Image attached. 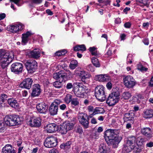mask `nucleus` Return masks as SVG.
Listing matches in <instances>:
<instances>
[{"label":"nucleus","mask_w":153,"mask_h":153,"mask_svg":"<svg viewBox=\"0 0 153 153\" xmlns=\"http://www.w3.org/2000/svg\"><path fill=\"white\" fill-rule=\"evenodd\" d=\"M23 118L18 115H7L4 118V122L6 126H13L21 123Z\"/></svg>","instance_id":"f257e3e1"},{"label":"nucleus","mask_w":153,"mask_h":153,"mask_svg":"<svg viewBox=\"0 0 153 153\" xmlns=\"http://www.w3.org/2000/svg\"><path fill=\"white\" fill-rule=\"evenodd\" d=\"M136 138L134 136L128 137L126 143L124 145L122 149L123 153H128L130 152L133 147V145L135 143Z\"/></svg>","instance_id":"f03ea898"},{"label":"nucleus","mask_w":153,"mask_h":153,"mask_svg":"<svg viewBox=\"0 0 153 153\" xmlns=\"http://www.w3.org/2000/svg\"><path fill=\"white\" fill-rule=\"evenodd\" d=\"M95 95L97 99L101 102L104 101L106 99V93H105L104 88L102 85L97 86L95 88Z\"/></svg>","instance_id":"7ed1b4c3"},{"label":"nucleus","mask_w":153,"mask_h":153,"mask_svg":"<svg viewBox=\"0 0 153 153\" xmlns=\"http://www.w3.org/2000/svg\"><path fill=\"white\" fill-rule=\"evenodd\" d=\"M78 119L79 123L84 128H87L88 127L89 117L87 114L84 113H79Z\"/></svg>","instance_id":"20e7f679"},{"label":"nucleus","mask_w":153,"mask_h":153,"mask_svg":"<svg viewBox=\"0 0 153 153\" xmlns=\"http://www.w3.org/2000/svg\"><path fill=\"white\" fill-rule=\"evenodd\" d=\"M57 143V139L56 137L50 136L46 138L44 144L45 147L51 148L56 146Z\"/></svg>","instance_id":"39448f33"},{"label":"nucleus","mask_w":153,"mask_h":153,"mask_svg":"<svg viewBox=\"0 0 153 153\" xmlns=\"http://www.w3.org/2000/svg\"><path fill=\"white\" fill-rule=\"evenodd\" d=\"M62 102L59 100L56 99L52 103L49 109L51 115H54L57 114L58 109V105Z\"/></svg>","instance_id":"423d86ee"},{"label":"nucleus","mask_w":153,"mask_h":153,"mask_svg":"<svg viewBox=\"0 0 153 153\" xmlns=\"http://www.w3.org/2000/svg\"><path fill=\"white\" fill-rule=\"evenodd\" d=\"M88 90V88L86 86L84 85H78L75 87L74 92L76 96L80 97L81 95H84V93H86Z\"/></svg>","instance_id":"0eeeda50"},{"label":"nucleus","mask_w":153,"mask_h":153,"mask_svg":"<svg viewBox=\"0 0 153 153\" xmlns=\"http://www.w3.org/2000/svg\"><path fill=\"white\" fill-rule=\"evenodd\" d=\"M123 82L125 86L128 88L133 87L136 84L134 79L130 76L125 77L123 79Z\"/></svg>","instance_id":"6e6552de"},{"label":"nucleus","mask_w":153,"mask_h":153,"mask_svg":"<svg viewBox=\"0 0 153 153\" xmlns=\"http://www.w3.org/2000/svg\"><path fill=\"white\" fill-rule=\"evenodd\" d=\"M23 68L22 64L19 62H15L12 64L11 70L15 74H19L22 72Z\"/></svg>","instance_id":"1a4fd4ad"},{"label":"nucleus","mask_w":153,"mask_h":153,"mask_svg":"<svg viewBox=\"0 0 153 153\" xmlns=\"http://www.w3.org/2000/svg\"><path fill=\"white\" fill-rule=\"evenodd\" d=\"M122 139L121 137L119 136L105 141L108 146H111L114 148H116L117 147Z\"/></svg>","instance_id":"9d476101"},{"label":"nucleus","mask_w":153,"mask_h":153,"mask_svg":"<svg viewBox=\"0 0 153 153\" xmlns=\"http://www.w3.org/2000/svg\"><path fill=\"white\" fill-rule=\"evenodd\" d=\"M74 124L69 121L65 122L60 127V131L62 134H65L67 131L72 129L74 126Z\"/></svg>","instance_id":"9b49d317"},{"label":"nucleus","mask_w":153,"mask_h":153,"mask_svg":"<svg viewBox=\"0 0 153 153\" xmlns=\"http://www.w3.org/2000/svg\"><path fill=\"white\" fill-rule=\"evenodd\" d=\"M25 65L28 71H34L37 68V63L34 60H29L26 62Z\"/></svg>","instance_id":"f8f14e48"},{"label":"nucleus","mask_w":153,"mask_h":153,"mask_svg":"<svg viewBox=\"0 0 153 153\" xmlns=\"http://www.w3.org/2000/svg\"><path fill=\"white\" fill-rule=\"evenodd\" d=\"M76 71L77 75L81 78L82 82H85L86 79L89 78V74L85 71L82 70L81 68H78L76 69Z\"/></svg>","instance_id":"ddd939ff"},{"label":"nucleus","mask_w":153,"mask_h":153,"mask_svg":"<svg viewBox=\"0 0 153 153\" xmlns=\"http://www.w3.org/2000/svg\"><path fill=\"white\" fill-rule=\"evenodd\" d=\"M115 131H116V130L112 129H109L106 130L105 132V140H106L118 136L115 134Z\"/></svg>","instance_id":"4468645a"},{"label":"nucleus","mask_w":153,"mask_h":153,"mask_svg":"<svg viewBox=\"0 0 153 153\" xmlns=\"http://www.w3.org/2000/svg\"><path fill=\"white\" fill-rule=\"evenodd\" d=\"M33 82V80L31 78H27L24 80L20 84V86L22 88L29 89L31 87Z\"/></svg>","instance_id":"2eb2a0df"},{"label":"nucleus","mask_w":153,"mask_h":153,"mask_svg":"<svg viewBox=\"0 0 153 153\" xmlns=\"http://www.w3.org/2000/svg\"><path fill=\"white\" fill-rule=\"evenodd\" d=\"M41 120L39 117L32 118L29 121V124L31 127H38L41 125Z\"/></svg>","instance_id":"dca6fc26"},{"label":"nucleus","mask_w":153,"mask_h":153,"mask_svg":"<svg viewBox=\"0 0 153 153\" xmlns=\"http://www.w3.org/2000/svg\"><path fill=\"white\" fill-rule=\"evenodd\" d=\"M53 77L56 79H59V80H61L62 81L63 80L66 79L67 77V74L64 72L63 71H60L58 73H54L53 74Z\"/></svg>","instance_id":"f3484780"},{"label":"nucleus","mask_w":153,"mask_h":153,"mask_svg":"<svg viewBox=\"0 0 153 153\" xmlns=\"http://www.w3.org/2000/svg\"><path fill=\"white\" fill-rule=\"evenodd\" d=\"M9 52L3 49L0 50V60H11V58L9 56Z\"/></svg>","instance_id":"a211bd4d"},{"label":"nucleus","mask_w":153,"mask_h":153,"mask_svg":"<svg viewBox=\"0 0 153 153\" xmlns=\"http://www.w3.org/2000/svg\"><path fill=\"white\" fill-rule=\"evenodd\" d=\"M28 55L31 58L38 59L41 55V51L39 49L35 48L28 53Z\"/></svg>","instance_id":"6ab92c4d"},{"label":"nucleus","mask_w":153,"mask_h":153,"mask_svg":"<svg viewBox=\"0 0 153 153\" xmlns=\"http://www.w3.org/2000/svg\"><path fill=\"white\" fill-rule=\"evenodd\" d=\"M36 108L39 113L45 114L48 109V106L45 103L42 102L39 103L36 105Z\"/></svg>","instance_id":"aec40b11"},{"label":"nucleus","mask_w":153,"mask_h":153,"mask_svg":"<svg viewBox=\"0 0 153 153\" xmlns=\"http://www.w3.org/2000/svg\"><path fill=\"white\" fill-rule=\"evenodd\" d=\"M41 92L40 85L39 84H34L33 86L31 96L33 97L38 96L40 94Z\"/></svg>","instance_id":"412c9836"},{"label":"nucleus","mask_w":153,"mask_h":153,"mask_svg":"<svg viewBox=\"0 0 153 153\" xmlns=\"http://www.w3.org/2000/svg\"><path fill=\"white\" fill-rule=\"evenodd\" d=\"M119 101L118 98H115L109 94L107 99L106 102L109 106H111L114 105Z\"/></svg>","instance_id":"4be33fe9"},{"label":"nucleus","mask_w":153,"mask_h":153,"mask_svg":"<svg viewBox=\"0 0 153 153\" xmlns=\"http://www.w3.org/2000/svg\"><path fill=\"white\" fill-rule=\"evenodd\" d=\"M47 132L52 133L58 130V126L55 123H51L47 125L46 127Z\"/></svg>","instance_id":"5701e85b"},{"label":"nucleus","mask_w":153,"mask_h":153,"mask_svg":"<svg viewBox=\"0 0 153 153\" xmlns=\"http://www.w3.org/2000/svg\"><path fill=\"white\" fill-rule=\"evenodd\" d=\"M141 132L143 134L148 138H150L152 137V131L151 129L149 127L142 128Z\"/></svg>","instance_id":"b1692460"},{"label":"nucleus","mask_w":153,"mask_h":153,"mask_svg":"<svg viewBox=\"0 0 153 153\" xmlns=\"http://www.w3.org/2000/svg\"><path fill=\"white\" fill-rule=\"evenodd\" d=\"M134 115V113L131 112V111L125 113L124 115L123 120L124 122L128 123V121H133Z\"/></svg>","instance_id":"393cba45"},{"label":"nucleus","mask_w":153,"mask_h":153,"mask_svg":"<svg viewBox=\"0 0 153 153\" xmlns=\"http://www.w3.org/2000/svg\"><path fill=\"white\" fill-rule=\"evenodd\" d=\"M2 153H16L15 150L10 144L6 145L2 149Z\"/></svg>","instance_id":"a878e982"},{"label":"nucleus","mask_w":153,"mask_h":153,"mask_svg":"<svg viewBox=\"0 0 153 153\" xmlns=\"http://www.w3.org/2000/svg\"><path fill=\"white\" fill-rule=\"evenodd\" d=\"M32 33L30 31H27L26 33L22 34L21 43L23 45H25L27 42L28 37L32 35Z\"/></svg>","instance_id":"bb28decb"},{"label":"nucleus","mask_w":153,"mask_h":153,"mask_svg":"<svg viewBox=\"0 0 153 153\" xmlns=\"http://www.w3.org/2000/svg\"><path fill=\"white\" fill-rule=\"evenodd\" d=\"M96 80L100 82L108 81L110 79V77L106 74L97 75L96 76Z\"/></svg>","instance_id":"cd10ccee"},{"label":"nucleus","mask_w":153,"mask_h":153,"mask_svg":"<svg viewBox=\"0 0 153 153\" xmlns=\"http://www.w3.org/2000/svg\"><path fill=\"white\" fill-rule=\"evenodd\" d=\"M8 102L10 105L15 108H18L19 105L17 101L13 98H10L8 100Z\"/></svg>","instance_id":"c85d7f7f"},{"label":"nucleus","mask_w":153,"mask_h":153,"mask_svg":"<svg viewBox=\"0 0 153 153\" xmlns=\"http://www.w3.org/2000/svg\"><path fill=\"white\" fill-rule=\"evenodd\" d=\"M144 116L145 118H149L153 116V110L152 109H147L144 112Z\"/></svg>","instance_id":"c756f323"},{"label":"nucleus","mask_w":153,"mask_h":153,"mask_svg":"<svg viewBox=\"0 0 153 153\" xmlns=\"http://www.w3.org/2000/svg\"><path fill=\"white\" fill-rule=\"evenodd\" d=\"M74 50L76 51H86V48L84 45H77L74 48Z\"/></svg>","instance_id":"7c9ffc66"},{"label":"nucleus","mask_w":153,"mask_h":153,"mask_svg":"<svg viewBox=\"0 0 153 153\" xmlns=\"http://www.w3.org/2000/svg\"><path fill=\"white\" fill-rule=\"evenodd\" d=\"M110 94L112 96H113L114 97H115V98H118L119 100H120V93L118 88L113 89L111 93Z\"/></svg>","instance_id":"2f4dec72"},{"label":"nucleus","mask_w":153,"mask_h":153,"mask_svg":"<svg viewBox=\"0 0 153 153\" xmlns=\"http://www.w3.org/2000/svg\"><path fill=\"white\" fill-rule=\"evenodd\" d=\"M1 66L3 69H5V71H6L8 66L10 63L11 61L1 60Z\"/></svg>","instance_id":"473e14b6"},{"label":"nucleus","mask_w":153,"mask_h":153,"mask_svg":"<svg viewBox=\"0 0 153 153\" xmlns=\"http://www.w3.org/2000/svg\"><path fill=\"white\" fill-rule=\"evenodd\" d=\"M72 143L71 141H68L65 143H63L61 144L60 146V148L62 149H67L70 147V145Z\"/></svg>","instance_id":"72a5a7b5"},{"label":"nucleus","mask_w":153,"mask_h":153,"mask_svg":"<svg viewBox=\"0 0 153 153\" xmlns=\"http://www.w3.org/2000/svg\"><path fill=\"white\" fill-rule=\"evenodd\" d=\"M104 112V110L103 108L100 107H98L94 109V111L91 115H93L97 114L103 113Z\"/></svg>","instance_id":"f704fd0d"},{"label":"nucleus","mask_w":153,"mask_h":153,"mask_svg":"<svg viewBox=\"0 0 153 153\" xmlns=\"http://www.w3.org/2000/svg\"><path fill=\"white\" fill-rule=\"evenodd\" d=\"M7 28L9 30L13 33H17L19 31L16 25L9 26Z\"/></svg>","instance_id":"c9c22d12"},{"label":"nucleus","mask_w":153,"mask_h":153,"mask_svg":"<svg viewBox=\"0 0 153 153\" xmlns=\"http://www.w3.org/2000/svg\"><path fill=\"white\" fill-rule=\"evenodd\" d=\"M78 65V62L76 60H73L71 61L69 65V67L71 69H74Z\"/></svg>","instance_id":"e433bc0d"},{"label":"nucleus","mask_w":153,"mask_h":153,"mask_svg":"<svg viewBox=\"0 0 153 153\" xmlns=\"http://www.w3.org/2000/svg\"><path fill=\"white\" fill-rule=\"evenodd\" d=\"M136 1L137 3L142 4L143 6L149 7V2L148 0H136Z\"/></svg>","instance_id":"4c0bfd02"},{"label":"nucleus","mask_w":153,"mask_h":153,"mask_svg":"<svg viewBox=\"0 0 153 153\" xmlns=\"http://www.w3.org/2000/svg\"><path fill=\"white\" fill-rule=\"evenodd\" d=\"M92 62L93 65L96 67H99L100 66V65L98 62V59L95 57L92 58Z\"/></svg>","instance_id":"58836bf2"},{"label":"nucleus","mask_w":153,"mask_h":153,"mask_svg":"<svg viewBox=\"0 0 153 153\" xmlns=\"http://www.w3.org/2000/svg\"><path fill=\"white\" fill-rule=\"evenodd\" d=\"M131 96V94L127 91L123 92L122 95V98L124 100H128Z\"/></svg>","instance_id":"ea45409f"},{"label":"nucleus","mask_w":153,"mask_h":153,"mask_svg":"<svg viewBox=\"0 0 153 153\" xmlns=\"http://www.w3.org/2000/svg\"><path fill=\"white\" fill-rule=\"evenodd\" d=\"M133 151L134 153H139L143 151V149L141 147L138 146L133 147Z\"/></svg>","instance_id":"a19ab883"},{"label":"nucleus","mask_w":153,"mask_h":153,"mask_svg":"<svg viewBox=\"0 0 153 153\" xmlns=\"http://www.w3.org/2000/svg\"><path fill=\"white\" fill-rule=\"evenodd\" d=\"M72 96L71 95L68 94L64 99L65 101L68 104H69L71 101Z\"/></svg>","instance_id":"79ce46f5"},{"label":"nucleus","mask_w":153,"mask_h":153,"mask_svg":"<svg viewBox=\"0 0 153 153\" xmlns=\"http://www.w3.org/2000/svg\"><path fill=\"white\" fill-rule=\"evenodd\" d=\"M67 53V51L66 50H62L59 51L55 53V55L58 56H60L62 55H64Z\"/></svg>","instance_id":"37998d69"},{"label":"nucleus","mask_w":153,"mask_h":153,"mask_svg":"<svg viewBox=\"0 0 153 153\" xmlns=\"http://www.w3.org/2000/svg\"><path fill=\"white\" fill-rule=\"evenodd\" d=\"M53 86L57 88H60L62 87V82L60 81H56L53 83Z\"/></svg>","instance_id":"c03bdc74"},{"label":"nucleus","mask_w":153,"mask_h":153,"mask_svg":"<svg viewBox=\"0 0 153 153\" xmlns=\"http://www.w3.org/2000/svg\"><path fill=\"white\" fill-rule=\"evenodd\" d=\"M71 102V104L74 106L77 105L79 104V101L77 98H73Z\"/></svg>","instance_id":"a18cd8bd"},{"label":"nucleus","mask_w":153,"mask_h":153,"mask_svg":"<svg viewBox=\"0 0 153 153\" xmlns=\"http://www.w3.org/2000/svg\"><path fill=\"white\" fill-rule=\"evenodd\" d=\"M96 48L94 47H90L89 50L91 52V54L93 55L96 56L97 55V52L95 51Z\"/></svg>","instance_id":"49530a36"},{"label":"nucleus","mask_w":153,"mask_h":153,"mask_svg":"<svg viewBox=\"0 0 153 153\" xmlns=\"http://www.w3.org/2000/svg\"><path fill=\"white\" fill-rule=\"evenodd\" d=\"M7 97V96L6 94H1L0 97V102H4L5 100H7L6 98Z\"/></svg>","instance_id":"de8ad7c7"},{"label":"nucleus","mask_w":153,"mask_h":153,"mask_svg":"<svg viewBox=\"0 0 153 153\" xmlns=\"http://www.w3.org/2000/svg\"><path fill=\"white\" fill-rule=\"evenodd\" d=\"M143 98L141 94H139L135 96V97L134 100H137V101L139 102L140 100Z\"/></svg>","instance_id":"09e8293b"},{"label":"nucleus","mask_w":153,"mask_h":153,"mask_svg":"<svg viewBox=\"0 0 153 153\" xmlns=\"http://www.w3.org/2000/svg\"><path fill=\"white\" fill-rule=\"evenodd\" d=\"M16 25L17 26L18 31L22 30L24 28V25L22 24H19Z\"/></svg>","instance_id":"8fccbe9b"},{"label":"nucleus","mask_w":153,"mask_h":153,"mask_svg":"<svg viewBox=\"0 0 153 153\" xmlns=\"http://www.w3.org/2000/svg\"><path fill=\"white\" fill-rule=\"evenodd\" d=\"M134 123V121H130V123H127L126 125V128L127 129H129L131 127V125L133 124Z\"/></svg>","instance_id":"3c124183"},{"label":"nucleus","mask_w":153,"mask_h":153,"mask_svg":"<svg viewBox=\"0 0 153 153\" xmlns=\"http://www.w3.org/2000/svg\"><path fill=\"white\" fill-rule=\"evenodd\" d=\"M31 3L33 4H39L41 3L42 1V0H30Z\"/></svg>","instance_id":"603ef678"},{"label":"nucleus","mask_w":153,"mask_h":153,"mask_svg":"<svg viewBox=\"0 0 153 153\" xmlns=\"http://www.w3.org/2000/svg\"><path fill=\"white\" fill-rule=\"evenodd\" d=\"M131 24L129 22H126L124 25V27L126 28H129L131 27Z\"/></svg>","instance_id":"864d4df0"},{"label":"nucleus","mask_w":153,"mask_h":153,"mask_svg":"<svg viewBox=\"0 0 153 153\" xmlns=\"http://www.w3.org/2000/svg\"><path fill=\"white\" fill-rule=\"evenodd\" d=\"M106 86L108 89H111L112 87V84L111 82H108L107 83Z\"/></svg>","instance_id":"5fc2aeb1"},{"label":"nucleus","mask_w":153,"mask_h":153,"mask_svg":"<svg viewBox=\"0 0 153 153\" xmlns=\"http://www.w3.org/2000/svg\"><path fill=\"white\" fill-rule=\"evenodd\" d=\"M73 85L71 83H68L66 86V88L67 89H70L73 87Z\"/></svg>","instance_id":"6e6d98bb"},{"label":"nucleus","mask_w":153,"mask_h":153,"mask_svg":"<svg viewBox=\"0 0 153 153\" xmlns=\"http://www.w3.org/2000/svg\"><path fill=\"white\" fill-rule=\"evenodd\" d=\"M59 108L61 110H64L66 108V106L65 104H62L60 105Z\"/></svg>","instance_id":"4d7b16f0"},{"label":"nucleus","mask_w":153,"mask_h":153,"mask_svg":"<svg viewBox=\"0 0 153 153\" xmlns=\"http://www.w3.org/2000/svg\"><path fill=\"white\" fill-rule=\"evenodd\" d=\"M49 153H59V152L56 149H53L50 150Z\"/></svg>","instance_id":"13d9d810"},{"label":"nucleus","mask_w":153,"mask_h":153,"mask_svg":"<svg viewBox=\"0 0 153 153\" xmlns=\"http://www.w3.org/2000/svg\"><path fill=\"white\" fill-rule=\"evenodd\" d=\"M143 66L142 64L140 63H139L137 65V69L141 71Z\"/></svg>","instance_id":"bf43d9fd"},{"label":"nucleus","mask_w":153,"mask_h":153,"mask_svg":"<svg viewBox=\"0 0 153 153\" xmlns=\"http://www.w3.org/2000/svg\"><path fill=\"white\" fill-rule=\"evenodd\" d=\"M88 110L89 112L92 111L93 112L94 109L93 106H89L88 107Z\"/></svg>","instance_id":"052dcab7"},{"label":"nucleus","mask_w":153,"mask_h":153,"mask_svg":"<svg viewBox=\"0 0 153 153\" xmlns=\"http://www.w3.org/2000/svg\"><path fill=\"white\" fill-rule=\"evenodd\" d=\"M143 42L146 45H148L149 44V40L147 38H145L143 40Z\"/></svg>","instance_id":"680f3d73"},{"label":"nucleus","mask_w":153,"mask_h":153,"mask_svg":"<svg viewBox=\"0 0 153 153\" xmlns=\"http://www.w3.org/2000/svg\"><path fill=\"white\" fill-rule=\"evenodd\" d=\"M99 133L97 132H96L93 134V136L94 137V138L95 139H97L98 138Z\"/></svg>","instance_id":"e2e57ef3"},{"label":"nucleus","mask_w":153,"mask_h":153,"mask_svg":"<svg viewBox=\"0 0 153 153\" xmlns=\"http://www.w3.org/2000/svg\"><path fill=\"white\" fill-rule=\"evenodd\" d=\"M146 146L147 147H152L153 146V142H150L149 143H148L146 144Z\"/></svg>","instance_id":"0e129e2a"},{"label":"nucleus","mask_w":153,"mask_h":153,"mask_svg":"<svg viewBox=\"0 0 153 153\" xmlns=\"http://www.w3.org/2000/svg\"><path fill=\"white\" fill-rule=\"evenodd\" d=\"M5 16V14L4 13H2L0 14V20H1L4 18Z\"/></svg>","instance_id":"69168bd1"},{"label":"nucleus","mask_w":153,"mask_h":153,"mask_svg":"<svg viewBox=\"0 0 153 153\" xmlns=\"http://www.w3.org/2000/svg\"><path fill=\"white\" fill-rule=\"evenodd\" d=\"M91 123L92 124H96L97 123V121L96 119L94 118H92L91 121Z\"/></svg>","instance_id":"338daca9"},{"label":"nucleus","mask_w":153,"mask_h":153,"mask_svg":"<svg viewBox=\"0 0 153 153\" xmlns=\"http://www.w3.org/2000/svg\"><path fill=\"white\" fill-rule=\"evenodd\" d=\"M77 132L79 133H82L83 131L82 128L81 127L78 128L76 130Z\"/></svg>","instance_id":"774afa93"}]
</instances>
